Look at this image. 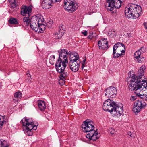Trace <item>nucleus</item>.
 Returning <instances> with one entry per match:
<instances>
[{"label": "nucleus", "mask_w": 147, "mask_h": 147, "mask_svg": "<svg viewBox=\"0 0 147 147\" xmlns=\"http://www.w3.org/2000/svg\"><path fill=\"white\" fill-rule=\"evenodd\" d=\"M58 52L59 53V58L56 63L55 68L58 72L61 73L60 76V79L63 80L67 76V74L64 72L68 62L67 55H69L70 53L68 52L65 49L59 50Z\"/></svg>", "instance_id": "f257e3e1"}, {"label": "nucleus", "mask_w": 147, "mask_h": 147, "mask_svg": "<svg viewBox=\"0 0 147 147\" xmlns=\"http://www.w3.org/2000/svg\"><path fill=\"white\" fill-rule=\"evenodd\" d=\"M126 16L128 18H138L142 12L140 6L134 4H129V7L126 8L125 11Z\"/></svg>", "instance_id": "f03ea898"}, {"label": "nucleus", "mask_w": 147, "mask_h": 147, "mask_svg": "<svg viewBox=\"0 0 147 147\" xmlns=\"http://www.w3.org/2000/svg\"><path fill=\"white\" fill-rule=\"evenodd\" d=\"M31 121V119H26V118H24L21 120L23 126L25 127L24 131L26 135L28 136L32 135V130H35L38 125V123H35L34 124Z\"/></svg>", "instance_id": "7ed1b4c3"}, {"label": "nucleus", "mask_w": 147, "mask_h": 147, "mask_svg": "<svg viewBox=\"0 0 147 147\" xmlns=\"http://www.w3.org/2000/svg\"><path fill=\"white\" fill-rule=\"evenodd\" d=\"M69 52L70 54V61L69 63V65L70 69L73 71L76 72L78 71L80 63L78 54L76 52Z\"/></svg>", "instance_id": "20e7f679"}, {"label": "nucleus", "mask_w": 147, "mask_h": 147, "mask_svg": "<svg viewBox=\"0 0 147 147\" xmlns=\"http://www.w3.org/2000/svg\"><path fill=\"white\" fill-rule=\"evenodd\" d=\"M124 0H107L105 7L108 10L112 11L114 8H120Z\"/></svg>", "instance_id": "39448f33"}, {"label": "nucleus", "mask_w": 147, "mask_h": 147, "mask_svg": "<svg viewBox=\"0 0 147 147\" xmlns=\"http://www.w3.org/2000/svg\"><path fill=\"white\" fill-rule=\"evenodd\" d=\"M138 81L141 82H140L139 83H136L135 82H131L129 86V90H133L136 88L137 91L138 90H139V88H141L142 87V89L145 88L147 90V83L146 79L144 78V80H142V81H141L140 79L138 80Z\"/></svg>", "instance_id": "423d86ee"}, {"label": "nucleus", "mask_w": 147, "mask_h": 147, "mask_svg": "<svg viewBox=\"0 0 147 147\" xmlns=\"http://www.w3.org/2000/svg\"><path fill=\"white\" fill-rule=\"evenodd\" d=\"M137 74L136 76V78L134 76L132 77H129L128 78H127L126 79V81L128 82V88L129 89V86L130 83L132 82H135L136 83H139V82H140L138 81V80H141V81H142V80H143L142 78H144V70H143L140 69L138 71Z\"/></svg>", "instance_id": "0eeeda50"}, {"label": "nucleus", "mask_w": 147, "mask_h": 147, "mask_svg": "<svg viewBox=\"0 0 147 147\" xmlns=\"http://www.w3.org/2000/svg\"><path fill=\"white\" fill-rule=\"evenodd\" d=\"M75 0H65L64 7L68 12L72 13L78 7V5L74 3Z\"/></svg>", "instance_id": "6e6552de"}, {"label": "nucleus", "mask_w": 147, "mask_h": 147, "mask_svg": "<svg viewBox=\"0 0 147 147\" xmlns=\"http://www.w3.org/2000/svg\"><path fill=\"white\" fill-rule=\"evenodd\" d=\"M94 123L90 120H86L82 125L81 127L83 131L85 133L90 132L94 129Z\"/></svg>", "instance_id": "1a4fd4ad"}, {"label": "nucleus", "mask_w": 147, "mask_h": 147, "mask_svg": "<svg viewBox=\"0 0 147 147\" xmlns=\"http://www.w3.org/2000/svg\"><path fill=\"white\" fill-rule=\"evenodd\" d=\"M117 93V89L116 88L113 87L108 88L105 90V94L106 96L109 97V98L105 101H113V98L115 97Z\"/></svg>", "instance_id": "9d476101"}, {"label": "nucleus", "mask_w": 147, "mask_h": 147, "mask_svg": "<svg viewBox=\"0 0 147 147\" xmlns=\"http://www.w3.org/2000/svg\"><path fill=\"white\" fill-rule=\"evenodd\" d=\"M123 111V105L121 103H119L117 102H115L113 110V116L119 115H121Z\"/></svg>", "instance_id": "9b49d317"}, {"label": "nucleus", "mask_w": 147, "mask_h": 147, "mask_svg": "<svg viewBox=\"0 0 147 147\" xmlns=\"http://www.w3.org/2000/svg\"><path fill=\"white\" fill-rule=\"evenodd\" d=\"M146 105L145 102H136L134 103L132 111L135 114L137 115L142 108L145 107Z\"/></svg>", "instance_id": "f8f14e48"}, {"label": "nucleus", "mask_w": 147, "mask_h": 147, "mask_svg": "<svg viewBox=\"0 0 147 147\" xmlns=\"http://www.w3.org/2000/svg\"><path fill=\"white\" fill-rule=\"evenodd\" d=\"M115 102H104L103 105V109L110 112L112 115Z\"/></svg>", "instance_id": "ddd939ff"}, {"label": "nucleus", "mask_w": 147, "mask_h": 147, "mask_svg": "<svg viewBox=\"0 0 147 147\" xmlns=\"http://www.w3.org/2000/svg\"><path fill=\"white\" fill-rule=\"evenodd\" d=\"M86 137L90 140L95 141L99 138L100 135L97 131L94 130L93 131H90V133L87 134Z\"/></svg>", "instance_id": "4468645a"}, {"label": "nucleus", "mask_w": 147, "mask_h": 147, "mask_svg": "<svg viewBox=\"0 0 147 147\" xmlns=\"http://www.w3.org/2000/svg\"><path fill=\"white\" fill-rule=\"evenodd\" d=\"M32 6L30 5L28 6H23L21 9V13L23 16H30L32 11Z\"/></svg>", "instance_id": "2eb2a0df"}, {"label": "nucleus", "mask_w": 147, "mask_h": 147, "mask_svg": "<svg viewBox=\"0 0 147 147\" xmlns=\"http://www.w3.org/2000/svg\"><path fill=\"white\" fill-rule=\"evenodd\" d=\"M125 46L124 44L118 42L115 44L113 47V52L116 53V50L120 51L121 53H125Z\"/></svg>", "instance_id": "dca6fc26"}, {"label": "nucleus", "mask_w": 147, "mask_h": 147, "mask_svg": "<svg viewBox=\"0 0 147 147\" xmlns=\"http://www.w3.org/2000/svg\"><path fill=\"white\" fill-rule=\"evenodd\" d=\"M108 42L107 41V40L104 38L102 39L99 40L98 43V45L100 49L103 50H107L108 48Z\"/></svg>", "instance_id": "f3484780"}, {"label": "nucleus", "mask_w": 147, "mask_h": 147, "mask_svg": "<svg viewBox=\"0 0 147 147\" xmlns=\"http://www.w3.org/2000/svg\"><path fill=\"white\" fill-rule=\"evenodd\" d=\"M52 3H55L52 0H44L42 4V7L47 9L50 8L52 6Z\"/></svg>", "instance_id": "a211bd4d"}, {"label": "nucleus", "mask_w": 147, "mask_h": 147, "mask_svg": "<svg viewBox=\"0 0 147 147\" xmlns=\"http://www.w3.org/2000/svg\"><path fill=\"white\" fill-rule=\"evenodd\" d=\"M31 28L35 31L36 32L39 33L40 31L38 29V23L36 22V21H34V18H32L31 20V23H30Z\"/></svg>", "instance_id": "6ab92c4d"}, {"label": "nucleus", "mask_w": 147, "mask_h": 147, "mask_svg": "<svg viewBox=\"0 0 147 147\" xmlns=\"http://www.w3.org/2000/svg\"><path fill=\"white\" fill-rule=\"evenodd\" d=\"M141 88H139V90H138L137 91V89L135 88V89L133 90H131V91H133L135 90V93L136 94V96H132L130 98L131 100V101H134V100H136V101H139V100L138 99V98L141 97V96H142V95L141 94H140V93L141 91ZM141 98H142V97H141Z\"/></svg>", "instance_id": "aec40b11"}, {"label": "nucleus", "mask_w": 147, "mask_h": 147, "mask_svg": "<svg viewBox=\"0 0 147 147\" xmlns=\"http://www.w3.org/2000/svg\"><path fill=\"white\" fill-rule=\"evenodd\" d=\"M62 29V30H61V28L60 27V31L55 33L54 34L55 38L58 39L62 37L63 34L65 32V31L63 29Z\"/></svg>", "instance_id": "412c9836"}, {"label": "nucleus", "mask_w": 147, "mask_h": 147, "mask_svg": "<svg viewBox=\"0 0 147 147\" xmlns=\"http://www.w3.org/2000/svg\"><path fill=\"white\" fill-rule=\"evenodd\" d=\"M141 54V52L140 50H138L134 54V56L138 62H142V61L141 60L142 59L140 58Z\"/></svg>", "instance_id": "4be33fe9"}, {"label": "nucleus", "mask_w": 147, "mask_h": 147, "mask_svg": "<svg viewBox=\"0 0 147 147\" xmlns=\"http://www.w3.org/2000/svg\"><path fill=\"white\" fill-rule=\"evenodd\" d=\"M33 18H34V21H36V22L38 23V26L42 24V22L44 20V18L42 17H34Z\"/></svg>", "instance_id": "5701e85b"}, {"label": "nucleus", "mask_w": 147, "mask_h": 147, "mask_svg": "<svg viewBox=\"0 0 147 147\" xmlns=\"http://www.w3.org/2000/svg\"><path fill=\"white\" fill-rule=\"evenodd\" d=\"M38 105L40 110H44L46 108L45 102H39Z\"/></svg>", "instance_id": "b1692460"}, {"label": "nucleus", "mask_w": 147, "mask_h": 147, "mask_svg": "<svg viewBox=\"0 0 147 147\" xmlns=\"http://www.w3.org/2000/svg\"><path fill=\"white\" fill-rule=\"evenodd\" d=\"M9 146L6 141L0 140V147H8Z\"/></svg>", "instance_id": "393cba45"}, {"label": "nucleus", "mask_w": 147, "mask_h": 147, "mask_svg": "<svg viewBox=\"0 0 147 147\" xmlns=\"http://www.w3.org/2000/svg\"><path fill=\"white\" fill-rule=\"evenodd\" d=\"M55 57L53 55L51 56L49 59V62L51 65L54 64L55 61Z\"/></svg>", "instance_id": "a878e982"}, {"label": "nucleus", "mask_w": 147, "mask_h": 147, "mask_svg": "<svg viewBox=\"0 0 147 147\" xmlns=\"http://www.w3.org/2000/svg\"><path fill=\"white\" fill-rule=\"evenodd\" d=\"M9 21V23L11 24H18L16 19L13 18H10Z\"/></svg>", "instance_id": "bb28decb"}, {"label": "nucleus", "mask_w": 147, "mask_h": 147, "mask_svg": "<svg viewBox=\"0 0 147 147\" xmlns=\"http://www.w3.org/2000/svg\"><path fill=\"white\" fill-rule=\"evenodd\" d=\"M96 36H97L95 34L93 33L92 32L90 33V34L88 36L87 38L92 40Z\"/></svg>", "instance_id": "cd10ccee"}, {"label": "nucleus", "mask_w": 147, "mask_h": 147, "mask_svg": "<svg viewBox=\"0 0 147 147\" xmlns=\"http://www.w3.org/2000/svg\"><path fill=\"white\" fill-rule=\"evenodd\" d=\"M38 29L40 30L39 32L42 33L43 31L45 29V26L42 24L40 25H38Z\"/></svg>", "instance_id": "c85d7f7f"}, {"label": "nucleus", "mask_w": 147, "mask_h": 147, "mask_svg": "<svg viewBox=\"0 0 147 147\" xmlns=\"http://www.w3.org/2000/svg\"><path fill=\"white\" fill-rule=\"evenodd\" d=\"M14 96L16 98H21L22 97V93L20 92H16L14 94Z\"/></svg>", "instance_id": "c756f323"}, {"label": "nucleus", "mask_w": 147, "mask_h": 147, "mask_svg": "<svg viewBox=\"0 0 147 147\" xmlns=\"http://www.w3.org/2000/svg\"><path fill=\"white\" fill-rule=\"evenodd\" d=\"M23 21L24 22H26V24L27 26L30 25V20L28 17H24L23 19Z\"/></svg>", "instance_id": "7c9ffc66"}, {"label": "nucleus", "mask_w": 147, "mask_h": 147, "mask_svg": "<svg viewBox=\"0 0 147 147\" xmlns=\"http://www.w3.org/2000/svg\"><path fill=\"white\" fill-rule=\"evenodd\" d=\"M122 53L121 52L120 53H117L116 54V53H115L113 52V57L114 58H117L119 56H121L122 55Z\"/></svg>", "instance_id": "2f4dec72"}, {"label": "nucleus", "mask_w": 147, "mask_h": 147, "mask_svg": "<svg viewBox=\"0 0 147 147\" xmlns=\"http://www.w3.org/2000/svg\"><path fill=\"white\" fill-rule=\"evenodd\" d=\"M108 33L110 35H115V30H110L108 31Z\"/></svg>", "instance_id": "473e14b6"}, {"label": "nucleus", "mask_w": 147, "mask_h": 147, "mask_svg": "<svg viewBox=\"0 0 147 147\" xmlns=\"http://www.w3.org/2000/svg\"><path fill=\"white\" fill-rule=\"evenodd\" d=\"M26 75L28 77V78H27V79L26 80V81L27 82H30L31 80L30 74L28 73H27V74Z\"/></svg>", "instance_id": "72a5a7b5"}, {"label": "nucleus", "mask_w": 147, "mask_h": 147, "mask_svg": "<svg viewBox=\"0 0 147 147\" xmlns=\"http://www.w3.org/2000/svg\"><path fill=\"white\" fill-rule=\"evenodd\" d=\"M11 5V7L12 8H15L17 7V4L15 1L12 2L11 3H10Z\"/></svg>", "instance_id": "f704fd0d"}, {"label": "nucleus", "mask_w": 147, "mask_h": 147, "mask_svg": "<svg viewBox=\"0 0 147 147\" xmlns=\"http://www.w3.org/2000/svg\"><path fill=\"white\" fill-rule=\"evenodd\" d=\"M85 61L86 59H84L83 60V61L82 63V66L81 68L82 69H83L84 67H85Z\"/></svg>", "instance_id": "c9c22d12"}, {"label": "nucleus", "mask_w": 147, "mask_h": 147, "mask_svg": "<svg viewBox=\"0 0 147 147\" xmlns=\"http://www.w3.org/2000/svg\"><path fill=\"white\" fill-rule=\"evenodd\" d=\"M139 50H140V51L141 52V53L142 52L143 53L144 51H145V49L144 47H142Z\"/></svg>", "instance_id": "e433bc0d"}, {"label": "nucleus", "mask_w": 147, "mask_h": 147, "mask_svg": "<svg viewBox=\"0 0 147 147\" xmlns=\"http://www.w3.org/2000/svg\"><path fill=\"white\" fill-rule=\"evenodd\" d=\"M87 31H85L84 32H82L81 33L83 34L84 36H86L87 34Z\"/></svg>", "instance_id": "4c0bfd02"}, {"label": "nucleus", "mask_w": 147, "mask_h": 147, "mask_svg": "<svg viewBox=\"0 0 147 147\" xmlns=\"http://www.w3.org/2000/svg\"><path fill=\"white\" fill-rule=\"evenodd\" d=\"M146 67L144 65H142L141 67L140 68V69H141L144 70L146 69Z\"/></svg>", "instance_id": "58836bf2"}, {"label": "nucleus", "mask_w": 147, "mask_h": 147, "mask_svg": "<svg viewBox=\"0 0 147 147\" xmlns=\"http://www.w3.org/2000/svg\"><path fill=\"white\" fill-rule=\"evenodd\" d=\"M115 132V131L114 129L112 130L111 132V133L112 134H114Z\"/></svg>", "instance_id": "ea45409f"}, {"label": "nucleus", "mask_w": 147, "mask_h": 147, "mask_svg": "<svg viewBox=\"0 0 147 147\" xmlns=\"http://www.w3.org/2000/svg\"><path fill=\"white\" fill-rule=\"evenodd\" d=\"M130 136L131 137H132L133 138H135V136H134V135H133V134H131L130 135Z\"/></svg>", "instance_id": "a19ab883"}, {"label": "nucleus", "mask_w": 147, "mask_h": 147, "mask_svg": "<svg viewBox=\"0 0 147 147\" xmlns=\"http://www.w3.org/2000/svg\"><path fill=\"white\" fill-rule=\"evenodd\" d=\"M8 1L9 2L11 3L12 2L15 1V0H8Z\"/></svg>", "instance_id": "79ce46f5"}, {"label": "nucleus", "mask_w": 147, "mask_h": 147, "mask_svg": "<svg viewBox=\"0 0 147 147\" xmlns=\"http://www.w3.org/2000/svg\"><path fill=\"white\" fill-rule=\"evenodd\" d=\"M131 134V133L130 132H128L127 133V135H130V134Z\"/></svg>", "instance_id": "37998d69"}, {"label": "nucleus", "mask_w": 147, "mask_h": 147, "mask_svg": "<svg viewBox=\"0 0 147 147\" xmlns=\"http://www.w3.org/2000/svg\"><path fill=\"white\" fill-rule=\"evenodd\" d=\"M50 24H52L53 23V21L52 20H51V21H50Z\"/></svg>", "instance_id": "c03bdc74"}, {"label": "nucleus", "mask_w": 147, "mask_h": 147, "mask_svg": "<svg viewBox=\"0 0 147 147\" xmlns=\"http://www.w3.org/2000/svg\"><path fill=\"white\" fill-rule=\"evenodd\" d=\"M37 101H42V100H37Z\"/></svg>", "instance_id": "a18cd8bd"}, {"label": "nucleus", "mask_w": 147, "mask_h": 147, "mask_svg": "<svg viewBox=\"0 0 147 147\" xmlns=\"http://www.w3.org/2000/svg\"><path fill=\"white\" fill-rule=\"evenodd\" d=\"M63 27H64V26H61V28H62Z\"/></svg>", "instance_id": "49530a36"}, {"label": "nucleus", "mask_w": 147, "mask_h": 147, "mask_svg": "<svg viewBox=\"0 0 147 147\" xmlns=\"http://www.w3.org/2000/svg\"><path fill=\"white\" fill-rule=\"evenodd\" d=\"M1 84L0 83V87H1Z\"/></svg>", "instance_id": "de8ad7c7"}]
</instances>
